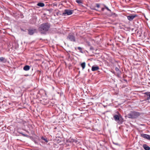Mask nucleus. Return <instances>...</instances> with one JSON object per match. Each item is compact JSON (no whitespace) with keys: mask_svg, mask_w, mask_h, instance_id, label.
Here are the masks:
<instances>
[{"mask_svg":"<svg viewBox=\"0 0 150 150\" xmlns=\"http://www.w3.org/2000/svg\"><path fill=\"white\" fill-rule=\"evenodd\" d=\"M41 139H42L45 141V142H47V139H46L45 138L43 137H42Z\"/></svg>","mask_w":150,"mask_h":150,"instance_id":"5701e85b","label":"nucleus"},{"mask_svg":"<svg viewBox=\"0 0 150 150\" xmlns=\"http://www.w3.org/2000/svg\"><path fill=\"white\" fill-rule=\"evenodd\" d=\"M139 113L135 111H132L127 115V117L129 118H136L139 116Z\"/></svg>","mask_w":150,"mask_h":150,"instance_id":"f257e3e1","label":"nucleus"},{"mask_svg":"<svg viewBox=\"0 0 150 150\" xmlns=\"http://www.w3.org/2000/svg\"><path fill=\"white\" fill-rule=\"evenodd\" d=\"M37 5L38 6L42 7H43L45 5L43 3H39Z\"/></svg>","mask_w":150,"mask_h":150,"instance_id":"a211bd4d","label":"nucleus"},{"mask_svg":"<svg viewBox=\"0 0 150 150\" xmlns=\"http://www.w3.org/2000/svg\"><path fill=\"white\" fill-rule=\"evenodd\" d=\"M105 8H106V9L107 10H108V11H109L110 12H111V10L110 9L108 8V7L107 6H105Z\"/></svg>","mask_w":150,"mask_h":150,"instance_id":"412c9836","label":"nucleus"},{"mask_svg":"<svg viewBox=\"0 0 150 150\" xmlns=\"http://www.w3.org/2000/svg\"><path fill=\"white\" fill-rule=\"evenodd\" d=\"M143 146L145 150H150V147L146 144H144Z\"/></svg>","mask_w":150,"mask_h":150,"instance_id":"9b49d317","label":"nucleus"},{"mask_svg":"<svg viewBox=\"0 0 150 150\" xmlns=\"http://www.w3.org/2000/svg\"><path fill=\"white\" fill-rule=\"evenodd\" d=\"M20 134H21L23 136L27 137H28V136L27 134H24L22 133H20Z\"/></svg>","mask_w":150,"mask_h":150,"instance_id":"aec40b11","label":"nucleus"},{"mask_svg":"<svg viewBox=\"0 0 150 150\" xmlns=\"http://www.w3.org/2000/svg\"><path fill=\"white\" fill-rule=\"evenodd\" d=\"M104 8H103L101 9V10L102 11H104Z\"/></svg>","mask_w":150,"mask_h":150,"instance_id":"c85d7f7f","label":"nucleus"},{"mask_svg":"<svg viewBox=\"0 0 150 150\" xmlns=\"http://www.w3.org/2000/svg\"><path fill=\"white\" fill-rule=\"evenodd\" d=\"M115 120L116 121H118V120H119L120 117L117 115H115L113 117Z\"/></svg>","mask_w":150,"mask_h":150,"instance_id":"f8f14e48","label":"nucleus"},{"mask_svg":"<svg viewBox=\"0 0 150 150\" xmlns=\"http://www.w3.org/2000/svg\"><path fill=\"white\" fill-rule=\"evenodd\" d=\"M81 67L82 68V69H83L86 66V63L85 62H83L81 63Z\"/></svg>","mask_w":150,"mask_h":150,"instance_id":"dca6fc26","label":"nucleus"},{"mask_svg":"<svg viewBox=\"0 0 150 150\" xmlns=\"http://www.w3.org/2000/svg\"><path fill=\"white\" fill-rule=\"evenodd\" d=\"M7 59L4 57H0V62L3 63H6L7 62Z\"/></svg>","mask_w":150,"mask_h":150,"instance_id":"6e6552de","label":"nucleus"},{"mask_svg":"<svg viewBox=\"0 0 150 150\" xmlns=\"http://www.w3.org/2000/svg\"><path fill=\"white\" fill-rule=\"evenodd\" d=\"M74 140V139H71V138H70L69 139H68V141H69V142H73V141Z\"/></svg>","mask_w":150,"mask_h":150,"instance_id":"6ab92c4d","label":"nucleus"},{"mask_svg":"<svg viewBox=\"0 0 150 150\" xmlns=\"http://www.w3.org/2000/svg\"><path fill=\"white\" fill-rule=\"evenodd\" d=\"M96 6L98 8H99L100 7V6L99 4H96Z\"/></svg>","mask_w":150,"mask_h":150,"instance_id":"393cba45","label":"nucleus"},{"mask_svg":"<svg viewBox=\"0 0 150 150\" xmlns=\"http://www.w3.org/2000/svg\"><path fill=\"white\" fill-rule=\"evenodd\" d=\"M47 29L50 27V25H49V24L47 23ZM48 30V29H47V31Z\"/></svg>","mask_w":150,"mask_h":150,"instance_id":"c756f323","label":"nucleus"},{"mask_svg":"<svg viewBox=\"0 0 150 150\" xmlns=\"http://www.w3.org/2000/svg\"><path fill=\"white\" fill-rule=\"evenodd\" d=\"M91 9L93 10H96V11H98V10L96 9L95 8H91Z\"/></svg>","mask_w":150,"mask_h":150,"instance_id":"a878e982","label":"nucleus"},{"mask_svg":"<svg viewBox=\"0 0 150 150\" xmlns=\"http://www.w3.org/2000/svg\"><path fill=\"white\" fill-rule=\"evenodd\" d=\"M144 94L146 95L147 97L146 100H148L150 99V92H146L144 93Z\"/></svg>","mask_w":150,"mask_h":150,"instance_id":"9d476101","label":"nucleus"},{"mask_svg":"<svg viewBox=\"0 0 150 150\" xmlns=\"http://www.w3.org/2000/svg\"><path fill=\"white\" fill-rule=\"evenodd\" d=\"M90 49L91 50H93V48L92 47H91L90 48Z\"/></svg>","mask_w":150,"mask_h":150,"instance_id":"bb28decb","label":"nucleus"},{"mask_svg":"<svg viewBox=\"0 0 150 150\" xmlns=\"http://www.w3.org/2000/svg\"><path fill=\"white\" fill-rule=\"evenodd\" d=\"M28 34L30 35H33L36 31V30L35 29H29L28 30Z\"/></svg>","mask_w":150,"mask_h":150,"instance_id":"0eeeda50","label":"nucleus"},{"mask_svg":"<svg viewBox=\"0 0 150 150\" xmlns=\"http://www.w3.org/2000/svg\"><path fill=\"white\" fill-rule=\"evenodd\" d=\"M112 14L115 15V16H116V14L115 13H112Z\"/></svg>","mask_w":150,"mask_h":150,"instance_id":"7c9ffc66","label":"nucleus"},{"mask_svg":"<svg viewBox=\"0 0 150 150\" xmlns=\"http://www.w3.org/2000/svg\"><path fill=\"white\" fill-rule=\"evenodd\" d=\"M39 30L41 33H44L47 31V24H42L39 28Z\"/></svg>","mask_w":150,"mask_h":150,"instance_id":"f03ea898","label":"nucleus"},{"mask_svg":"<svg viewBox=\"0 0 150 150\" xmlns=\"http://www.w3.org/2000/svg\"><path fill=\"white\" fill-rule=\"evenodd\" d=\"M74 141H73V142H75V143H76L77 144H78L79 143V142H78V141H77V140H76V139H74Z\"/></svg>","mask_w":150,"mask_h":150,"instance_id":"4be33fe9","label":"nucleus"},{"mask_svg":"<svg viewBox=\"0 0 150 150\" xmlns=\"http://www.w3.org/2000/svg\"><path fill=\"white\" fill-rule=\"evenodd\" d=\"M67 39L73 42H75L76 39L74 36L72 34H69L68 35Z\"/></svg>","mask_w":150,"mask_h":150,"instance_id":"39448f33","label":"nucleus"},{"mask_svg":"<svg viewBox=\"0 0 150 150\" xmlns=\"http://www.w3.org/2000/svg\"><path fill=\"white\" fill-rule=\"evenodd\" d=\"M78 49L80 52H82V50L81 47H78Z\"/></svg>","mask_w":150,"mask_h":150,"instance_id":"b1692460","label":"nucleus"},{"mask_svg":"<svg viewBox=\"0 0 150 150\" xmlns=\"http://www.w3.org/2000/svg\"><path fill=\"white\" fill-rule=\"evenodd\" d=\"M76 1L80 5H81L83 3L81 0H76Z\"/></svg>","mask_w":150,"mask_h":150,"instance_id":"f3484780","label":"nucleus"},{"mask_svg":"<svg viewBox=\"0 0 150 150\" xmlns=\"http://www.w3.org/2000/svg\"><path fill=\"white\" fill-rule=\"evenodd\" d=\"M73 12V11L69 9H65L62 15H70L72 14Z\"/></svg>","mask_w":150,"mask_h":150,"instance_id":"7ed1b4c3","label":"nucleus"},{"mask_svg":"<svg viewBox=\"0 0 150 150\" xmlns=\"http://www.w3.org/2000/svg\"><path fill=\"white\" fill-rule=\"evenodd\" d=\"M113 144H115V145H119V144L118 143H114V142H113Z\"/></svg>","mask_w":150,"mask_h":150,"instance_id":"cd10ccee","label":"nucleus"},{"mask_svg":"<svg viewBox=\"0 0 150 150\" xmlns=\"http://www.w3.org/2000/svg\"><path fill=\"white\" fill-rule=\"evenodd\" d=\"M99 69L98 66H93L92 67L91 70L93 71H95L98 70Z\"/></svg>","mask_w":150,"mask_h":150,"instance_id":"1a4fd4ad","label":"nucleus"},{"mask_svg":"<svg viewBox=\"0 0 150 150\" xmlns=\"http://www.w3.org/2000/svg\"><path fill=\"white\" fill-rule=\"evenodd\" d=\"M117 123L119 124H122L123 122V119L122 118H120L119 120H118Z\"/></svg>","mask_w":150,"mask_h":150,"instance_id":"2eb2a0df","label":"nucleus"},{"mask_svg":"<svg viewBox=\"0 0 150 150\" xmlns=\"http://www.w3.org/2000/svg\"><path fill=\"white\" fill-rule=\"evenodd\" d=\"M115 70L116 71L117 73L118 76L120 75L121 73V71L119 70L118 68L117 67H116L115 68Z\"/></svg>","mask_w":150,"mask_h":150,"instance_id":"4468645a","label":"nucleus"},{"mask_svg":"<svg viewBox=\"0 0 150 150\" xmlns=\"http://www.w3.org/2000/svg\"><path fill=\"white\" fill-rule=\"evenodd\" d=\"M141 137L150 141V135L146 134H141Z\"/></svg>","mask_w":150,"mask_h":150,"instance_id":"423d86ee","label":"nucleus"},{"mask_svg":"<svg viewBox=\"0 0 150 150\" xmlns=\"http://www.w3.org/2000/svg\"><path fill=\"white\" fill-rule=\"evenodd\" d=\"M137 16L135 14H131L127 16L128 20L129 21H132L133 19L137 17Z\"/></svg>","mask_w":150,"mask_h":150,"instance_id":"20e7f679","label":"nucleus"},{"mask_svg":"<svg viewBox=\"0 0 150 150\" xmlns=\"http://www.w3.org/2000/svg\"><path fill=\"white\" fill-rule=\"evenodd\" d=\"M113 74H115V72H113Z\"/></svg>","mask_w":150,"mask_h":150,"instance_id":"2f4dec72","label":"nucleus"},{"mask_svg":"<svg viewBox=\"0 0 150 150\" xmlns=\"http://www.w3.org/2000/svg\"><path fill=\"white\" fill-rule=\"evenodd\" d=\"M30 69V67L28 65H26L23 67V69L26 71H28Z\"/></svg>","mask_w":150,"mask_h":150,"instance_id":"ddd939ff","label":"nucleus"}]
</instances>
